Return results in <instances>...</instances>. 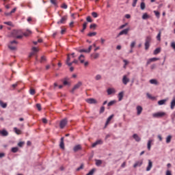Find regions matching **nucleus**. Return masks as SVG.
Instances as JSON below:
<instances>
[{
    "label": "nucleus",
    "instance_id": "nucleus-1",
    "mask_svg": "<svg viewBox=\"0 0 175 175\" xmlns=\"http://www.w3.org/2000/svg\"><path fill=\"white\" fill-rule=\"evenodd\" d=\"M151 39L152 38H151L150 36H148L146 38L144 46H145V50L146 51H147V50H148V49H150V44L151 43Z\"/></svg>",
    "mask_w": 175,
    "mask_h": 175
},
{
    "label": "nucleus",
    "instance_id": "nucleus-2",
    "mask_svg": "<svg viewBox=\"0 0 175 175\" xmlns=\"http://www.w3.org/2000/svg\"><path fill=\"white\" fill-rule=\"evenodd\" d=\"M165 116H166V113L165 112H157L152 114L154 118H162Z\"/></svg>",
    "mask_w": 175,
    "mask_h": 175
},
{
    "label": "nucleus",
    "instance_id": "nucleus-3",
    "mask_svg": "<svg viewBox=\"0 0 175 175\" xmlns=\"http://www.w3.org/2000/svg\"><path fill=\"white\" fill-rule=\"evenodd\" d=\"M81 85H83V82L79 81L76 85H75L73 88L70 90L71 94H75V90H79L81 87Z\"/></svg>",
    "mask_w": 175,
    "mask_h": 175
},
{
    "label": "nucleus",
    "instance_id": "nucleus-4",
    "mask_svg": "<svg viewBox=\"0 0 175 175\" xmlns=\"http://www.w3.org/2000/svg\"><path fill=\"white\" fill-rule=\"evenodd\" d=\"M18 44V42L16 40L10 41V44L8 45V48L12 51H14V50H16L17 48L14 46H12V44Z\"/></svg>",
    "mask_w": 175,
    "mask_h": 175
},
{
    "label": "nucleus",
    "instance_id": "nucleus-5",
    "mask_svg": "<svg viewBox=\"0 0 175 175\" xmlns=\"http://www.w3.org/2000/svg\"><path fill=\"white\" fill-rule=\"evenodd\" d=\"M68 124V119L64 118L60 121L59 126L61 129H64L65 126H66V124Z\"/></svg>",
    "mask_w": 175,
    "mask_h": 175
},
{
    "label": "nucleus",
    "instance_id": "nucleus-6",
    "mask_svg": "<svg viewBox=\"0 0 175 175\" xmlns=\"http://www.w3.org/2000/svg\"><path fill=\"white\" fill-rule=\"evenodd\" d=\"M67 20H68V16L67 15L63 16L61 18V19L59 21H57V24H58V25H59V24H65Z\"/></svg>",
    "mask_w": 175,
    "mask_h": 175
},
{
    "label": "nucleus",
    "instance_id": "nucleus-7",
    "mask_svg": "<svg viewBox=\"0 0 175 175\" xmlns=\"http://www.w3.org/2000/svg\"><path fill=\"white\" fill-rule=\"evenodd\" d=\"M85 102L89 103V105H96L98 103V101L95 98H87Z\"/></svg>",
    "mask_w": 175,
    "mask_h": 175
},
{
    "label": "nucleus",
    "instance_id": "nucleus-8",
    "mask_svg": "<svg viewBox=\"0 0 175 175\" xmlns=\"http://www.w3.org/2000/svg\"><path fill=\"white\" fill-rule=\"evenodd\" d=\"M128 32H129V28L124 29L118 34L117 38H120L122 35H128Z\"/></svg>",
    "mask_w": 175,
    "mask_h": 175
},
{
    "label": "nucleus",
    "instance_id": "nucleus-9",
    "mask_svg": "<svg viewBox=\"0 0 175 175\" xmlns=\"http://www.w3.org/2000/svg\"><path fill=\"white\" fill-rule=\"evenodd\" d=\"M18 33V31L17 30H14L12 32V36L13 38H16V39H22L23 38V36H16Z\"/></svg>",
    "mask_w": 175,
    "mask_h": 175
},
{
    "label": "nucleus",
    "instance_id": "nucleus-10",
    "mask_svg": "<svg viewBox=\"0 0 175 175\" xmlns=\"http://www.w3.org/2000/svg\"><path fill=\"white\" fill-rule=\"evenodd\" d=\"M91 50H92V46L90 45L88 48V49H81L79 51V53H91Z\"/></svg>",
    "mask_w": 175,
    "mask_h": 175
},
{
    "label": "nucleus",
    "instance_id": "nucleus-11",
    "mask_svg": "<svg viewBox=\"0 0 175 175\" xmlns=\"http://www.w3.org/2000/svg\"><path fill=\"white\" fill-rule=\"evenodd\" d=\"M114 117V115H111L110 116H109V118L107 119V121L105 122V125L104 128H107V126L109 125V122L111 121V120H113V118Z\"/></svg>",
    "mask_w": 175,
    "mask_h": 175
},
{
    "label": "nucleus",
    "instance_id": "nucleus-12",
    "mask_svg": "<svg viewBox=\"0 0 175 175\" xmlns=\"http://www.w3.org/2000/svg\"><path fill=\"white\" fill-rule=\"evenodd\" d=\"M159 59V58H157V57H152V58H150L148 60L146 64L147 65H150L151 64V62H155V61H158Z\"/></svg>",
    "mask_w": 175,
    "mask_h": 175
},
{
    "label": "nucleus",
    "instance_id": "nucleus-13",
    "mask_svg": "<svg viewBox=\"0 0 175 175\" xmlns=\"http://www.w3.org/2000/svg\"><path fill=\"white\" fill-rule=\"evenodd\" d=\"M122 83L124 84V85H126L128 83H129V79L126 77V75H124L122 78Z\"/></svg>",
    "mask_w": 175,
    "mask_h": 175
},
{
    "label": "nucleus",
    "instance_id": "nucleus-14",
    "mask_svg": "<svg viewBox=\"0 0 175 175\" xmlns=\"http://www.w3.org/2000/svg\"><path fill=\"white\" fill-rule=\"evenodd\" d=\"M142 111H143V107L142 106H137V116H140L142 114Z\"/></svg>",
    "mask_w": 175,
    "mask_h": 175
},
{
    "label": "nucleus",
    "instance_id": "nucleus-15",
    "mask_svg": "<svg viewBox=\"0 0 175 175\" xmlns=\"http://www.w3.org/2000/svg\"><path fill=\"white\" fill-rule=\"evenodd\" d=\"M80 150H81V145L80 144L76 145L73 148L74 152H77V151H80Z\"/></svg>",
    "mask_w": 175,
    "mask_h": 175
},
{
    "label": "nucleus",
    "instance_id": "nucleus-16",
    "mask_svg": "<svg viewBox=\"0 0 175 175\" xmlns=\"http://www.w3.org/2000/svg\"><path fill=\"white\" fill-rule=\"evenodd\" d=\"M59 147L62 150H65V144L64 143V137H62L60 139Z\"/></svg>",
    "mask_w": 175,
    "mask_h": 175
},
{
    "label": "nucleus",
    "instance_id": "nucleus-17",
    "mask_svg": "<svg viewBox=\"0 0 175 175\" xmlns=\"http://www.w3.org/2000/svg\"><path fill=\"white\" fill-rule=\"evenodd\" d=\"M152 167V161H151V160H148V165L146 167V172H150Z\"/></svg>",
    "mask_w": 175,
    "mask_h": 175
},
{
    "label": "nucleus",
    "instance_id": "nucleus-18",
    "mask_svg": "<svg viewBox=\"0 0 175 175\" xmlns=\"http://www.w3.org/2000/svg\"><path fill=\"white\" fill-rule=\"evenodd\" d=\"M107 92L109 95H111V94H116V90L114 88H108Z\"/></svg>",
    "mask_w": 175,
    "mask_h": 175
},
{
    "label": "nucleus",
    "instance_id": "nucleus-19",
    "mask_svg": "<svg viewBox=\"0 0 175 175\" xmlns=\"http://www.w3.org/2000/svg\"><path fill=\"white\" fill-rule=\"evenodd\" d=\"M133 137L135 140V142H137L142 140V138H140V137H139L137 134H133Z\"/></svg>",
    "mask_w": 175,
    "mask_h": 175
},
{
    "label": "nucleus",
    "instance_id": "nucleus-20",
    "mask_svg": "<svg viewBox=\"0 0 175 175\" xmlns=\"http://www.w3.org/2000/svg\"><path fill=\"white\" fill-rule=\"evenodd\" d=\"M170 107L173 110L175 107V96L173 97L172 100L171 101Z\"/></svg>",
    "mask_w": 175,
    "mask_h": 175
},
{
    "label": "nucleus",
    "instance_id": "nucleus-21",
    "mask_svg": "<svg viewBox=\"0 0 175 175\" xmlns=\"http://www.w3.org/2000/svg\"><path fill=\"white\" fill-rule=\"evenodd\" d=\"M98 144H102L101 140H97L96 142L93 143L92 145V147L94 148L98 146Z\"/></svg>",
    "mask_w": 175,
    "mask_h": 175
},
{
    "label": "nucleus",
    "instance_id": "nucleus-22",
    "mask_svg": "<svg viewBox=\"0 0 175 175\" xmlns=\"http://www.w3.org/2000/svg\"><path fill=\"white\" fill-rule=\"evenodd\" d=\"M68 80H69V78L66 77L64 79L63 84L64 85H70V83L68 82Z\"/></svg>",
    "mask_w": 175,
    "mask_h": 175
},
{
    "label": "nucleus",
    "instance_id": "nucleus-23",
    "mask_svg": "<svg viewBox=\"0 0 175 175\" xmlns=\"http://www.w3.org/2000/svg\"><path fill=\"white\" fill-rule=\"evenodd\" d=\"M0 135H1L2 136H8V135H9V133H8V131L6 130H2L0 131Z\"/></svg>",
    "mask_w": 175,
    "mask_h": 175
},
{
    "label": "nucleus",
    "instance_id": "nucleus-24",
    "mask_svg": "<svg viewBox=\"0 0 175 175\" xmlns=\"http://www.w3.org/2000/svg\"><path fill=\"white\" fill-rule=\"evenodd\" d=\"M88 24V22H84L83 24V29L81 30V32L83 33L85 29H87V25Z\"/></svg>",
    "mask_w": 175,
    "mask_h": 175
},
{
    "label": "nucleus",
    "instance_id": "nucleus-25",
    "mask_svg": "<svg viewBox=\"0 0 175 175\" xmlns=\"http://www.w3.org/2000/svg\"><path fill=\"white\" fill-rule=\"evenodd\" d=\"M0 106L1 107H3V109H6V107H8V104L0 100Z\"/></svg>",
    "mask_w": 175,
    "mask_h": 175
},
{
    "label": "nucleus",
    "instance_id": "nucleus-26",
    "mask_svg": "<svg viewBox=\"0 0 175 175\" xmlns=\"http://www.w3.org/2000/svg\"><path fill=\"white\" fill-rule=\"evenodd\" d=\"M124 98V92H120L118 94V99L120 101L122 100V98Z\"/></svg>",
    "mask_w": 175,
    "mask_h": 175
},
{
    "label": "nucleus",
    "instance_id": "nucleus-27",
    "mask_svg": "<svg viewBox=\"0 0 175 175\" xmlns=\"http://www.w3.org/2000/svg\"><path fill=\"white\" fill-rule=\"evenodd\" d=\"M166 99L160 100L158 101V105H159V106H162V105H165V103H166Z\"/></svg>",
    "mask_w": 175,
    "mask_h": 175
},
{
    "label": "nucleus",
    "instance_id": "nucleus-28",
    "mask_svg": "<svg viewBox=\"0 0 175 175\" xmlns=\"http://www.w3.org/2000/svg\"><path fill=\"white\" fill-rule=\"evenodd\" d=\"M98 27V25L95 23H92L90 25V29H93V30H95L96 29V27Z\"/></svg>",
    "mask_w": 175,
    "mask_h": 175
},
{
    "label": "nucleus",
    "instance_id": "nucleus-29",
    "mask_svg": "<svg viewBox=\"0 0 175 175\" xmlns=\"http://www.w3.org/2000/svg\"><path fill=\"white\" fill-rule=\"evenodd\" d=\"M150 84H154V85H158V81H157V79H150Z\"/></svg>",
    "mask_w": 175,
    "mask_h": 175
},
{
    "label": "nucleus",
    "instance_id": "nucleus-30",
    "mask_svg": "<svg viewBox=\"0 0 175 175\" xmlns=\"http://www.w3.org/2000/svg\"><path fill=\"white\" fill-rule=\"evenodd\" d=\"M142 165H143V162L137 161L133 165V167H137V166H141Z\"/></svg>",
    "mask_w": 175,
    "mask_h": 175
},
{
    "label": "nucleus",
    "instance_id": "nucleus-31",
    "mask_svg": "<svg viewBox=\"0 0 175 175\" xmlns=\"http://www.w3.org/2000/svg\"><path fill=\"white\" fill-rule=\"evenodd\" d=\"M14 131L16 135H21V130L17 129V127L14 128Z\"/></svg>",
    "mask_w": 175,
    "mask_h": 175
},
{
    "label": "nucleus",
    "instance_id": "nucleus-32",
    "mask_svg": "<svg viewBox=\"0 0 175 175\" xmlns=\"http://www.w3.org/2000/svg\"><path fill=\"white\" fill-rule=\"evenodd\" d=\"M159 53H161V48H157L154 52H153V54L154 55H157V54H159Z\"/></svg>",
    "mask_w": 175,
    "mask_h": 175
},
{
    "label": "nucleus",
    "instance_id": "nucleus-33",
    "mask_svg": "<svg viewBox=\"0 0 175 175\" xmlns=\"http://www.w3.org/2000/svg\"><path fill=\"white\" fill-rule=\"evenodd\" d=\"M147 18H150V16L148 15V14L144 13V14L142 15V19H143V20H147Z\"/></svg>",
    "mask_w": 175,
    "mask_h": 175
},
{
    "label": "nucleus",
    "instance_id": "nucleus-34",
    "mask_svg": "<svg viewBox=\"0 0 175 175\" xmlns=\"http://www.w3.org/2000/svg\"><path fill=\"white\" fill-rule=\"evenodd\" d=\"M172 142V135H168L166 137V143L167 144H169V143H170Z\"/></svg>",
    "mask_w": 175,
    "mask_h": 175
},
{
    "label": "nucleus",
    "instance_id": "nucleus-35",
    "mask_svg": "<svg viewBox=\"0 0 175 175\" xmlns=\"http://www.w3.org/2000/svg\"><path fill=\"white\" fill-rule=\"evenodd\" d=\"M117 101H116V100H111L109 103H108L107 106L108 107H110L111 106H113V105H115V103H116Z\"/></svg>",
    "mask_w": 175,
    "mask_h": 175
},
{
    "label": "nucleus",
    "instance_id": "nucleus-36",
    "mask_svg": "<svg viewBox=\"0 0 175 175\" xmlns=\"http://www.w3.org/2000/svg\"><path fill=\"white\" fill-rule=\"evenodd\" d=\"M31 33H32V31L27 29V32L23 33V36H29L31 35Z\"/></svg>",
    "mask_w": 175,
    "mask_h": 175
},
{
    "label": "nucleus",
    "instance_id": "nucleus-37",
    "mask_svg": "<svg viewBox=\"0 0 175 175\" xmlns=\"http://www.w3.org/2000/svg\"><path fill=\"white\" fill-rule=\"evenodd\" d=\"M141 10H144L146 9V3L142 2L140 4Z\"/></svg>",
    "mask_w": 175,
    "mask_h": 175
},
{
    "label": "nucleus",
    "instance_id": "nucleus-38",
    "mask_svg": "<svg viewBox=\"0 0 175 175\" xmlns=\"http://www.w3.org/2000/svg\"><path fill=\"white\" fill-rule=\"evenodd\" d=\"M88 36H89L90 38H92V36H96V32H90L88 33Z\"/></svg>",
    "mask_w": 175,
    "mask_h": 175
},
{
    "label": "nucleus",
    "instance_id": "nucleus-39",
    "mask_svg": "<svg viewBox=\"0 0 175 175\" xmlns=\"http://www.w3.org/2000/svg\"><path fill=\"white\" fill-rule=\"evenodd\" d=\"M151 143H152V140L150 139L148 142V150L150 151L151 150Z\"/></svg>",
    "mask_w": 175,
    "mask_h": 175
},
{
    "label": "nucleus",
    "instance_id": "nucleus-40",
    "mask_svg": "<svg viewBox=\"0 0 175 175\" xmlns=\"http://www.w3.org/2000/svg\"><path fill=\"white\" fill-rule=\"evenodd\" d=\"M102 165V160L96 159V165L100 166Z\"/></svg>",
    "mask_w": 175,
    "mask_h": 175
},
{
    "label": "nucleus",
    "instance_id": "nucleus-41",
    "mask_svg": "<svg viewBox=\"0 0 175 175\" xmlns=\"http://www.w3.org/2000/svg\"><path fill=\"white\" fill-rule=\"evenodd\" d=\"M91 57H93L94 59H97V58H99V53L92 54Z\"/></svg>",
    "mask_w": 175,
    "mask_h": 175
},
{
    "label": "nucleus",
    "instance_id": "nucleus-42",
    "mask_svg": "<svg viewBox=\"0 0 175 175\" xmlns=\"http://www.w3.org/2000/svg\"><path fill=\"white\" fill-rule=\"evenodd\" d=\"M47 59H46V57L42 56L40 62L41 64H43V62H46Z\"/></svg>",
    "mask_w": 175,
    "mask_h": 175
},
{
    "label": "nucleus",
    "instance_id": "nucleus-43",
    "mask_svg": "<svg viewBox=\"0 0 175 175\" xmlns=\"http://www.w3.org/2000/svg\"><path fill=\"white\" fill-rule=\"evenodd\" d=\"M81 58H84V55H81L79 57V60L80 61L81 64H84V59H81Z\"/></svg>",
    "mask_w": 175,
    "mask_h": 175
},
{
    "label": "nucleus",
    "instance_id": "nucleus-44",
    "mask_svg": "<svg viewBox=\"0 0 175 175\" xmlns=\"http://www.w3.org/2000/svg\"><path fill=\"white\" fill-rule=\"evenodd\" d=\"M12 152L16 153L18 151V147H14L11 149Z\"/></svg>",
    "mask_w": 175,
    "mask_h": 175
},
{
    "label": "nucleus",
    "instance_id": "nucleus-45",
    "mask_svg": "<svg viewBox=\"0 0 175 175\" xmlns=\"http://www.w3.org/2000/svg\"><path fill=\"white\" fill-rule=\"evenodd\" d=\"M162 32L161 31H159V33L157 36V39L159 41H161V35Z\"/></svg>",
    "mask_w": 175,
    "mask_h": 175
},
{
    "label": "nucleus",
    "instance_id": "nucleus-46",
    "mask_svg": "<svg viewBox=\"0 0 175 175\" xmlns=\"http://www.w3.org/2000/svg\"><path fill=\"white\" fill-rule=\"evenodd\" d=\"M36 92L35 91V89L31 88L30 90H29L30 95H35Z\"/></svg>",
    "mask_w": 175,
    "mask_h": 175
},
{
    "label": "nucleus",
    "instance_id": "nucleus-47",
    "mask_svg": "<svg viewBox=\"0 0 175 175\" xmlns=\"http://www.w3.org/2000/svg\"><path fill=\"white\" fill-rule=\"evenodd\" d=\"M103 113H105V106H102L99 111L100 114H103Z\"/></svg>",
    "mask_w": 175,
    "mask_h": 175
},
{
    "label": "nucleus",
    "instance_id": "nucleus-48",
    "mask_svg": "<svg viewBox=\"0 0 175 175\" xmlns=\"http://www.w3.org/2000/svg\"><path fill=\"white\" fill-rule=\"evenodd\" d=\"M154 13L156 17H157V18H159V17L161 16V13H159V12H158V11H154Z\"/></svg>",
    "mask_w": 175,
    "mask_h": 175
},
{
    "label": "nucleus",
    "instance_id": "nucleus-49",
    "mask_svg": "<svg viewBox=\"0 0 175 175\" xmlns=\"http://www.w3.org/2000/svg\"><path fill=\"white\" fill-rule=\"evenodd\" d=\"M36 107H37L38 111H40L42 110V105H40V103L36 104Z\"/></svg>",
    "mask_w": 175,
    "mask_h": 175
},
{
    "label": "nucleus",
    "instance_id": "nucleus-50",
    "mask_svg": "<svg viewBox=\"0 0 175 175\" xmlns=\"http://www.w3.org/2000/svg\"><path fill=\"white\" fill-rule=\"evenodd\" d=\"M4 24H5V25H9L10 27L13 25V23L11 21L4 22Z\"/></svg>",
    "mask_w": 175,
    "mask_h": 175
},
{
    "label": "nucleus",
    "instance_id": "nucleus-51",
    "mask_svg": "<svg viewBox=\"0 0 175 175\" xmlns=\"http://www.w3.org/2000/svg\"><path fill=\"white\" fill-rule=\"evenodd\" d=\"M92 17H94V18H96V17H98V13L93 12L92 13Z\"/></svg>",
    "mask_w": 175,
    "mask_h": 175
},
{
    "label": "nucleus",
    "instance_id": "nucleus-52",
    "mask_svg": "<svg viewBox=\"0 0 175 175\" xmlns=\"http://www.w3.org/2000/svg\"><path fill=\"white\" fill-rule=\"evenodd\" d=\"M50 1L52 5H54V6H57V0H50Z\"/></svg>",
    "mask_w": 175,
    "mask_h": 175
},
{
    "label": "nucleus",
    "instance_id": "nucleus-53",
    "mask_svg": "<svg viewBox=\"0 0 175 175\" xmlns=\"http://www.w3.org/2000/svg\"><path fill=\"white\" fill-rule=\"evenodd\" d=\"M24 144H25V142H20L18 143V147H23V146H24Z\"/></svg>",
    "mask_w": 175,
    "mask_h": 175
},
{
    "label": "nucleus",
    "instance_id": "nucleus-54",
    "mask_svg": "<svg viewBox=\"0 0 175 175\" xmlns=\"http://www.w3.org/2000/svg\"><path fill=\"white\" fill-rule=\"evenodd\" d=\"M86 21H88V23H92V19L90 16L86 18Z\"/></svg>",
    "mask_w": 175,
    "mask_h": 175
},
{
    "label": "nucleus",
    "instance_id": "nucleus-55",
    "mask_svg": "<svg viewBox=\"0 0 175 175\" xmlns=\"http://www.w3.org/2000/svg\"><path fill=\"white\" fill-rule=\"evenodd\" d=\"M137 1L138 0H133V3H132L133 8H135L136 7V3H137Z\"/></svg>",
    "mask_w": 175,
    "mask_h": 175
},
{
    "label": "nucleus",
    "instance_id": "nucleus-56",
    "mask_svg": "<svg viewBox=\"0 0 175 175\" xmlns=\"http://www.w3.org/2000/svg\"><path fill=\"white\" fill-rule=\"evenodd\" d=\"M84 164H81L79 167L77 169V172H79V170H81V169H83Z\"/></svg>",
    "mask_w": 175,
    "mask_h": 175
},
{
    "label": "nucleus",
    "instance_id": "nucleus-57",
    "mask_svg": "<svg viewBox=\"0 0 175 175\" xmlns=\"http://www.w3.org/2000/svg\"><path fill=\"white\" fill-rule=\"evenodd\" d=\"M135 46H136V42L133 41L131 44V49H133V47H135Z\"/></svg>",
    "mask_w": 175,
    "mask_h": 175
},
{
    "label": "nucleus",
    "instance_id": "nucleus-58",
    "mask_svg": "<svg viewBox=\"0 0 175 175\" xmlns=\"http://www.w3.org/2000/svg\"><path fill=\"white\" fill-rule=\"evenodd\" d=\"M61 8H62V9H68V5L64 3L62 5Z\"/></svg>",
    "mask_w": 175,
    "mask_h": 175
},
{
    "label": "nucleus",
    "instance_id": "nucleus-59",
    "mask_svg": "<svg viewBox=\"0 0 175 175\" xmlns=\"http://www.w3.org/2000/svg\"><path fill=\"white\" fill-rule=\"evenodd\" d=\"M70 62V55L68 54L67 55V59L66 61V62Z\"/></svg>",
    "mask_w": 175,
    "mask_h": 175
},
{
    "label": "nucleus",
    "instance_id": "nucleus-60",
    "mask_svg": "<svg viewBox=\"0 0 175 175\" xmlns=\"http://www.w3.org/2000/svg\"><path fill=\"white\" fill-rule=\"evenodd\" d=\"M126 25H128V23H125L124 25H122L120 27V29H122L124 28H125V27H126Z\"/></svg>",
    "mask_w": 175,
    "mask_h": 175
},
{
    "label": "nucleus",
    "instance_id": "nucleus-61",
    "mask_svg": "<svg viewBox=\"0 0 175 175\" xmlns=\"http://www.w3.org/2000/svg\"><path fill=\"white\" fill-rule=\"evenodd\" d=\"M102 79V76L100 75H97L96 76V80H100Z\"/></svg>",
    "mask_w": 175,
    "mask_h": 175
},
{
    "label": "nucleus",
    "instance_id": "nucleus-62",
    "mask_svg": "<svg viewBox=\"0 0 175 175\" xmlns=\"http://www.w3.org/2000/svg\"><path fill=\"white\" fill-rule=\"evenodd\" d=\"M165 175H172V171L167 170L166 171Z\"/></svg>",
    "mask_w": 175,
    "mask_h": 175
},
{
    "label": "nucleus",
    "instance_id": "nucleus-63",
    "mask_svg": "<svg viewBox=\"0 0 175 175\" xmlns=\"http://www.w3.org/2000/svg\"><path fill=\"white\" fill-rule=\"evenodd\" d=\"M171 47L173 48V49L175 51V42H174L171 43Z\"/></svg>",
    "mask_w": 175,
    "mask_h": 175
},
{
    "label": "nucleus",
    "instance_id": "nucleus-64",
    "mask_svg": "<svg viewBox=\"0 0 175 175\" xmlns=\"http://www.w3.org/2000/svg\"><path fill=\"white\" fill-rule=\"evenodd\" d=\"M4 14H5V16H6L8 17L12 14V12H5Z\"/></svg>",
    "mask_w": 175,
    "mask_h": 175
}]
</instances>
